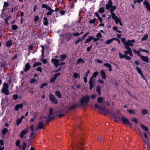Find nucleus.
<instances>
[{
	"label": "nucleus",
	"mask_w": 150,
	"mask_h": 150,
	"mask_svg": "<svg viewBox=\"0 0 150 150\" xmlns=\"http://www.w3.org/2000/svg\"><path fill=\"white\" fill-rule=\"evenodd\" d=\"M90 97L88 95L83 96L80 102L81 105H84L88 103Z\"/></svg>",
	"instance_id": "obj_1"
},
{
	"label": "nucleus",
	"mask_w": 150,
	"mask_h": 150,
	"mask_svg": "<svg viewBox=\"0 0 150 150\" xmlns=\"http://www.w3.org/2000/svg\"><path fill=\"white\" fill-rule=\"evenodd\" d=\"M135 42V40H128L125 43V47H130L129 46L132 47L134 45L133 43Z\"/></svg>",
	"instance_id": "obj_2"
},
{
	"label": "nucleus",
	"mask_w": 150,
	"mask_h": 150,
	"mask_svg": "<svg viewBox=\"0 0 150 150\" xmlns=\"http://www.w3.org/2000/svg\"><path fill=\"white\" fill-rule=\"evenodd\" d=\"M8 89V84L6 83H4L3 85V88L2 90V92L4 93L6 95H8L9 93Z\"/></svg>",
	"instance_id": "obj_3"
},
{
	"label": "nucleus",
	"mask_w": 150,
	"mask_h": 150,
	"mask_svg": "<svg viewBox=\"0 0 150 150\" xmlns=\"http://www.w3.org/2000/svg\"><path fill=\"white\" fill-rule=\"evenodd\" d=\"M121 119L122 122L125 124L130 126H132V125L129 122L128 119L126 117H121Z\"/></svg>",
	"instance_id": "obj_4"
},
{
	"label": "nucleus",
	"mask_w": 150,
	"mask_h": 150,
	"mask_svg": "<svg viewBox=\"0 0 150 150\" xmlns=\"http://www.w3.org/2000/svg\"><path fill=\"white\" fill-rule=\"evenodd\" d=\"M125 48L127 50V51H125L124 52L125 54V55H127L128 54H129V55L131 56H132L133 54L132 53V50L130 47H125Z\"/></svg>",
	"instance_id": "obj_5"
},
{
	"label": "nucleus",
	"mask_w": 150,
	"mask_h": 150,
	"mask_svg": "<svg viewBox=\"0 0 150 150\" xmlns=\"http://www.w3.org/2000/svg\"><path fill=\"white\" fill-rule=\"evenodd\" d=\"M19 148L21 150H28V149L27 147V144L25 142H23L22 146L20 145L19 146Z\"/></svg>",
	"instance_id": "obj_6"
},
{
	"label": "nucleus",
	"mask_w": 150,
	"mask_h": 150,
	"mask_svg": "<svg viewBox=\"0 0 150 150\" xmlns=\"http://www.w3.org/2000/svg\"><path fill=\"white\" fill-rule=\"evenodd\" d=\"M99 112L102 114L106 115L109 113L108 110L105 108H102L99 111Z\"/></svg>",
	"instance_id": "obj_7"
},
{
	"label": "nucleus",
	"mask_w": 150,
	"mask_h": 150,
	"mask_svg": "<svg viewBox=\"0 0 150 150\" xmlns=\"http://www.w3.org/2000/svg\"><path fill=\"white\" fill-rule=\"evenodd\" d=\"M49 97L50 99L52 100L54 103L57 104V100L52 94L50 93L49 94Z\"/></svg>",
	"instance_id": "obj_8"
},
{
	"label": "nucleus",
	"mask_w": 150,
	"mask_h": 150,
	"mask_svg": "<svg viewBox=\"0 0 150 150\" xmlns=\"http://www.w3.org/2000/svg\"><path fill=\"white\" fill-rule=\"evenodd\" d=\"M60 74V73H57L54 75V76L50 80L52 82H54L57 79V77L59 76Z\"/></svg>",
	"instance_id": "obj_9"
},
{
	"label": "nucleus",
	"mask_w": 150,
	"mask_h": 150,
	"mask_svg": "<svg viewBox=\"0 0 150 150\" xmlns=\"http://www.w3.org/2000/svg\"><path fill=\"white\" fill-rule=\"evenodd\" d=\"M52 62L54 63L55 67L57 68L59 62V60L56 59H52Z\"/></svg>",
	"instance_id": "obj_10"
},
{
	"label": "nucleus",
	"mask_w": 150,
	"mask_h": 150,
	"mask_svg": "<svg viewBox=\"0 0 150 150\" xmlns=\"http://www.w3.org/2000/svg\"><path fill=\"white\" fill-rule=\"evenodd\" d=\"M144 4L145 6L147 9L149 10L150 12V4L147 1H145L144 2Z\"/></svg>",
	"instance_id": "obj_11"
},
{
	"label": "nucleus",
	"mask_w": 150,
	"mask_h": 150,
	"mask_svg": "<svg viewBox=\"0 0 150 150\" xmlns=\"http://www.w3.org/2000/svg\"><path fill=\"white\" fill-rule=\"evenodd\" d=\"M112 6V3L111 0H109L108 3L106 5V8L107 9L109 8Z\"/></svg>",
	"instance_id": "obj_12"
},
{
	"label": "nucleus",
	"mask_w": 150,
	"mask_h": 150,
	"mask_svg": "<svg viewBox=\"0 0 150 150\" xmlns=\"http://www.w3.org/2000/svg\"><path fill=\"white\" fill-rule=\"evenodd\" d=\"M104 65L109 68L108 70L109 71H112L111 65L109 63H105Z\"/></svg>",
	"instance_id": "obj_13"
},
{
	"label": "nucleus",
	"mask_w": 150,
	"mask_h": 150,
	"mask_svg": "<svg viewBox=\"0 0 150 150\" xmlns=\"http://www.w3.org/2000/svg\"><path fill=\"white\" fill-rule=\"evenodd\" d=\"M141 59L144 62L148 63L149 62V58L146 56H140Z\"/></svg>",
	"instance_id": "obj_14"
},
{
	"label": "nucleus",
	"mask_w": 150,
	"mask_h": 150,
	"mask_svg": "<svg viewBox=\"0 0 150 150\" xmlns=\"http://www.w3.org/2000/svg\"><path fill=\"white\" fill-rule=\"evenodd\" d=\"M28 132L27 130H24L22 131L20 134V137L21 138H23L24 135L27 133Z\"/></svg>",
	"instance_id": "obj_15"
},
{
	"label": "nucleus",
	"mask_w": 150,
	"mask_h": 150,
	"mask_svg": "<svg viewBox=\"0 0 150 150\" xmlns=\"http://www.w3.org/2000/svg\"><path fill=\"white\" fill-rule=\"evenodd\" d=\"M23 107V104L21 103V104H17L16 105L15 108V110H16L17 111L19 110L20 108H22Z\"/></svg>",
	"instance_id": "obj_16"
},
{
	"label": "nucleus",
	"mask_w": 150,
	"mask_h": 150,
	"mask_svg": "<svg viewBox=\"0 0 150 150\" xmlns=\"http://www.w3.org/2000/svg\"><path fill=\"white\" fill-rule=\"evenodd\" d=\"M101 76L103 79H106V76L105 72L103 70H102L101 71Z\"/></svg>",
	"instance_id": "obj_17"
},
{
	"label": "nucleus",
	"mask_w": 150,
	"mask_h": 150,
	"mask_svg": "<svg viewBox=\"0 0 150 150\" xmlns=\"http://www.w3.org/2000/svg\"><path fill=\"white\" fill-rule=\"evenodd\" d=\"M98 73L97 71L94 72L93 74V76L91 78L90 80L93 81V79L94 77H96L98 75Z\"/></svg>",
	"instance_id": "obj_18"
},
{
	"label": "nucleus",
	"mask_w": 150,
	"mask_h": 150,
	"mask_svg": "<svg viewBox=\"0 0 150 150\" xmlns=\"http://www.w3.org/2000/svg\"><path fill=\"white\" fill-rule=\"evenodd\" d=\"M136 68L138 73L140 74L142 76H143V73L141 69L138 67H137Z\"/></svg>",
	"instance_id": "obj_19"
},
{
	"label": "nucleus",
	"mask_w": 150,
	"mask_h": 150,
	"mask_svg": "<svg viewBox=\"0 0 150 150\" xmlns=\"http://www.w3.org/2000/svg\"><path fill=\"white\" fill-rule=\"evenodd\" d=\"M30 68V65L28 63L26 64L25 65V71H28Z\"/></svg>",
	"instance_id": "obj_20"
},
{
	"label": "nucleus",
	"mask_w": 150,
	"mask_h": 150,
	"mask_svg": "<svg viewBox=\"0 0 150 150\" xmlns=\"http://www.w3.org/2000/svg\"><path fill=\"white\" fill-rule=\"evenodd\" d=\"M53 109L52 108H51L50 109L49 111V117L52 119V117H51V116H52L53 114Z\"/></svg>",
	"instance_id": "obj_21"
},
{
	"label": "nucleus",
	"mask_w": 150,
	"mask_h": 150,
	"mask_svg": "<svg viewBox=\"0 0 150 150\" xmlns=\"http://www.w3.org/2000/svg\"><path fill=\"white\" fill-rule=\"evenodd\" d=\"M104 100V99L102 97H100L98 98L97 99V102L98 103H103V100Z\"/></svg>",
	"instance_id": "obj_22"
},
{
	"label": "nucleus",
	"mask_w": 150,
	"mask_h": 150,
	"mask_svg": "<svg viewBox=\"0 0 150 150\" xmlns=\"http://www.w3.org/2000/svg\"><path fill=\"white\" fill-rule=\"evenodd\" d=\"M73 76L74 78L79 79L80 77V75L79 74L74 72L73 74Z\"/></svg>",
	"instance_id": "obj_23"
},
{
	"label": "nucleus",
	"mask_w": 150,
	"mask_h": 150,
	"mask_svg": "<svg viewBox=\"0 0 150 150\" xmlns=\"http://www.w3.org/2000/svg\"><path fill=\"white\" fill-rule=\"evenodd\" d=\"M82 62L83 63H85V61L84 60L81 58H79L77 60V62L76 63L77 65H78L80 63Z\"/></svg>",
	"instance_id": "obj_24"
},
{
	"label": "nucleus",
	"mask_w": 150,
	"mask_h": 150,
	"mask_svg": "<svg viewBox=\"0 0 150 150\" xmlns=\"http://www.w3.org/2000/svg\"><path fill=\"white\" fill-rule=\"evenodd\" d=\"M43 123L42 122H40L38 125V127L36 129H42L43 128Z\"/></svg>",
	"instance_id": "obj_25"
},
{
	"label": "nucleus",
	"mask_w": 150,
	"mask_h": 150,
	"mask_svg": "<svg viewBox=\"0 0 150 150\" xmlns=\"http://www.w3.org/2000/svg\"><path fill=\"white\" fill-rule=\"evenodd\" d=\"M142 128L145 131H147L148 130V128L145 125L141 124L140 125Z\"/></svg>",
	"instance_id": "obj_26"
},
{
	"label": "nucleus",
	"mask_w": 150,
	"mask_h": 150,
	"mask_svg": "<svg viewBox=\"0 0 150 150\" xmlns=\"http://www.w3.org/2000/svg\"><path fill=\"white\" fill-rule=\"evenodd\" d=\"M92 38H93V36H90L88 39H86L85 42V43H88L90 42L92 40Z\"/></svg>",
	"instance_id": "obj_27"
},
{
	"label": "nucleus",
	"mask_w": 150,
	"mask_h": 150,
	"mask_svg": "<svg viewBox=\"0 0 150 150\" xmlns=\"http://www.w3.org/2000/svg\"><path fill=\"white\" fill-rule=\"evenodd\" d=\"M12 44V42L11 40H9L6 43V46L7 47H9L11 46Z\"/></svg>",
	"instance_id": "obj_28"
},
{
	"label": "nucleus",
	"mask_w": 150,
	"mask_h": 150,
	"mask_svg": "<svg viewBox=\"0 0 150 150\" xmlns=\"http://www.w3.org/2000/svg\"><path fill=\"white\" fill-rule=\"evenodd\" d=\"M55 93L57 96L59 98H61L62 96L61 94V93L58 91H56Z\"/></svg>",
	"instance_id": "obj_29"
},
{
	"label": "nucleus",
	"mask_w": 150,
	"mask_h": 150,
	"mask_svg": "<svg viewBox=\"0 0 150 150\" xmlns=\"http://www.w3.org/2000/svg\"><path fill=\"white\" fill-rule=\"evenodd\" d=\"M43 20H44V22L43 23L44 25H47L48 24V22L47 21V18L46 17H44L43 18Z\"/></svg>",
	"instance_id": "obj_30"
},
{
	"label": "nucleus",
	"mask_w": 150,
	"mask_h": 150,
	"mask_svg": "<svg viewBox=\"0 0 150 150\" xmlns=\"http://www.w3.org/2000/svg\"><path fill=\"white\" fill-rule=\"evenodd\" d=\"M114 39H115V38H113L109 40H107L106 42L107 44L108 45L110 44L114 40Z\"/></svg>",
	"instance_id": "obj_31"
},
{
	"label": "nucleus",
	"mask_w": 150,
	"mask_h": 150,
	"mask_svg": "<svg viewBox=\"0 0 150 150\" xmlns=\"http://www.w3.org/2000/svg\"><path fill=\"white\" fill-rule=\"evenodd\" d=\"M111 14L112 17L114 20L116 19L117 18L114 13H111Z\"/></svg>",
	"instance_id": "obj_32"
},
{
	"label": "nucleus",
	"mask_w": 150,
	"mask_h": 150,
	"mask_svg": "<svg viewBox=\"0 0 150 150\" xmlns=\"http://www.w3.org/2000/svg\"><path fill=\"white\" fill-rule=\"evenodd\" d=\"M41 63L40 62H36L34 64L33 66V67H35L37 66L41 65Z\"/></svg>",
	"instance_id": "obj_33"
},
{
	"label": "nucleus",
	"mask_w": 150,
	"mask_h": 150,
	"mask_svg": "<svg viewBox=\"0 0 150 150\" xmlns=\"http://www.w3.org/2000/svg\"><path fill=\"white\" fill-rule=\"evenodd\" d=\"M93 81L90 80V81H89V85H90L89 89L91 90L92 89L93 87Z\"/></svg>",
	"instance_id": "obj_34"
},
{
	"label": "nucleus",
	"mask_w": 150,
	"mask_h": 150,
	"mask_svg": "<svg viewBox=\"0 0 150 150\" xmlns=\"http://www.w3.org/2000/svg\"><path fill=\"white\" fill-rule=\"evenodd\" d=\"M37 81V80L35 79L34 78L31 79L30 81V83H34Z\"/></svg>",
	"instance_id": "obj_35"
},
{
	"label": "nucleus",
	"mask_w": 150,
	"mask_h": 150,
	"mask_svg": "<svg viewBox=\"0 0 150 150\" xmlns=\"http://www.w3.org/2000/svg\"><path fill=\"white\" fill-rule=\"evenodd\" d=\"M84 39H83V38H82V37L81 38H79V39H78L75 42V44H77L80 42H81V41L83 40Z\"/></svg>",
	"instance_id": "obj_36"
},
{
	"label": "nucleus",
	"mask_w": 150,
	"mask_h": 150,
	"mask_svg": "<svg viewBox=\"0 0 150 150\" xmlns=\"http://www.w3.org/2000/svg\"><path fill=\"white\" fill-rule=\"evenodd\" d=\"M111 8L110 10V12L111 13H113V12L114 10H115L116 8V7L115 6H112L111 7Z\"/></svg>",
	"instance_id": "obj_37"
},
{
	"label": "nucleus",
	"mask_w": 150,
	"mask_h": 150,
	"mask_svg": "<svg viewBox=\"0 0 150 150\" xmlns=\"http://www.w3.org/2000/svg\"><path fill=\"white\" fill-rule=\"evenodd\" d=\"M133 52L137 54L138 55L140 56V57L141 55L140 54V52L139 50H136L135 49H133Z\"/></svg>",
	"instance_id": "obj_38"
},
{
	"label": "nucleus",
	"mask_w": 150,
	"mask_h": 150,
	"mask_svg": "<svg viewBox=\"0 0 150 150\" xmlns=\"http://www.w3.org/2000/svg\"><path fill=\"white\" fill-rule=\"evenodd\" d=\"M96 37L99 40L102 37L101 33H98L96 35Z\"/></svg>",
	"instance_id": "obj_39"
},
{
	"label": "nucleus",
	"mask_w": 150,
	"mask_h": 150,
	"mask_svg": "<svg viewBox=\"0 0 150 150\" xmlns=\"http://www.w3.org/2000/svg\"><path fill=\"white\" fill-rule=\"evenodd\" d=\"M67 55L64 54H62L61 56V61H63L66 57Z\"/></svg>",
	"instance_id": "obj_40"
},
{
	"label": "nucleus",
	"mask_w": 150,
	"mask_h": 150,
	"mask_svg": "<svg viewBox=\"0 0 150 150\" xmlns=\"http://www.w3.org/2000/svg\"><path fill=\"white\" fill-rule=\"evenodd\" d=\"M148 37V35L147 34H146L142 39V41L145 40L147 39Z\"/></svg>",
	"instance_id": "obj_41"
},
{
	"label": "nucleus",
	"mask_w": 150,
	"mask_h": 150,
	"mask_svg": "<svg viewBox=\"0 0 150 150\" xmlns=\"http://www.w3.org/2000/svg\"><path fill=\"white\" fill-rule=\"evenodd\" d=\"M96 19L94 18L93 19L90 20L89 21V23L91 24L94 23L96 22Z\"/></svg>",
	"instance_id": "obj_42"
},
{
	"label": "nucleus",
	"mask_w": 150,
	"mask_h": 150,
	"mask_svg": "<svg viewBox=\"0 0 150 150\" xmlns=\"http://www.w3.org/2000/svg\"><path fill=\"white\" fill-rule=\"evenodd\" d=\"M104 9L103 7L100 8L98 10L99 12L100 13H103L104 12Z\"/></svg>",
	"instance_id": "obj_43"
},
{
	"label": "nucleus",
	"mask_w": 150,
	"mask_h": 150,
	"mask_svg": "<svg viewBox=\"0 0 150 150\" xmlns=\"http://www.w3.org/2000/svg\"><path fill=\"white\" fill-rule=\"evenodd\" d=\"M8 131V129L6 128H4L2 130V133L4 135L6 134Z\"/></svg>",
	"instance_id": "obj_44"
},
{
	"label": "nucleus",
	"mask_w": 150,
	"mask_h": 150,
	"mask_svg": "<svg viewBox=\"0 0 150 150\" xmlns=\"http://www.w3.org/2000/svg\"><path fill=\"white\" fill-rule=\"evenodd\" d=\"M142 113L144 115H145L148 113V112L146 110L143 109L142 110Z\"/></svg>",
	"instance_id": "obj_45"
},
{
	"label": "nucleus",
	"mask_w": 150,
	"mask_h": 150,
	"mask_svg": "<svg viewBox=\"0 0 150 150\" xmlns=\"http://www.w3.org/2000/svg\"><path fill=\"white\" fill-rule=\"evenodd\" d=\"M22 120L20 118L17 119L16 121L17 125H18L22 122Z\"/></svg>",
	"instance_id": "obj_46"
},
{
	"label": "nucleus",
	"mask_w": 150,
	"mask_h": 150,
	"mask_svg": "<svg viewBox=\"0 0 150 150\" xmlns=\"http://www.w3.org/2000/svg\"><path fill=\"white\" fill-rule=\"evenodd\" d=\"M20 141L19 140H18L16 142V146L19 147V146L20 145Z\"/></svg>",
	"instance_id": "obj_47"
},
{
	"label": "nucleus",
	"mask_w": 150,
	"mask_h": 150,
	"mask_svg": "<svg viewBox=\"0 0 150 150\" xmlns=\"http://www.w3.org/2000/svg\"><path fill=\"white\" fill-rule=\"evenodd\" d=\"M71 35H67L66 39L67 40V41H68L71 39Z\"/></svg>",
	"instance_id": "obj_48"
},
{
	"label": "nucleus",
	"mask_w": 150,
	"mask_h": 150,
	"mask_svg": "<svg viewBox=\"0 0 150 150\" xmlns=\"http://www.w3.org/2000/svg\"><path fill=\"white\" fill-rule=\"evenodd\" d=\"M114 20L115 21V23L116 24H117L118 23H119L121 21L120 19L118 17Z\"/></svg>",
	"instance_id": "obj_49"
},
{
	"label": "nucleus",
	"mask_w": 150,
	"mask_h": 150,
	"mask_svg": "<svg viewBox=\"0 0 150 150\" xmlns=\"http://www.w3.org/2000/svg\"><path fill=\"white\" fill-rule=\"evenodd\" d=\"M100 88L99 86H98L96 88V91L98 92V93L99 94H100L101 93L100 92Z\"/></svg>",
	"instance_id": "obj_50"
},
{
	"label": "nucleus",
	"mask_w": 150,
	"mask_h": 150,
	"mask_svg": "<svg viewBox=\"0 0 150 150\" xmlns=\"http://www.w3.org/2000/svg\"><path fill=\"white\" fill-rule=\"evenodd\" d=\"M127 111H128L129 113L130 114H134L135 113L134 111L133 110H128Z\"/></svg>",
	"instance_id": "obj_51"
},
{
	"label": "nucleus",
	"mask_w": 150,
	"mask_h": 150,
	"mask_svg": "<svg viewBox=\"0 0 150 150\" xmlns=\"http://www.w3.org/2000/svg\"><path fill=\"white\" fill-rule=\"evenodd\" d=\"M95 107L98 109L99 111L102 108H101L97 104H96L95 105Z\"/></svg>",
	"instance_id": "obj_52"
},
{
	"label": "nucleus",
	"mask_w": 150,
	"mask_h": 150,
	"mask_svg": "<svg viewBox=\"0 0 150 150\" xmlns=\"http://www.w3.org/2000/svg\"><path fill=\"white\" fill-rule=\"evenodd\" d=\"M30 128L32 130V133H31V134H33L34 133V126L33 125H32L30 127Z\"/></svg>",
	"instance_id": "obj_53"
},
{
	"label": "nucleus",
	"mask_w": 150,
	"mask_h": 150,
	"mask_svg": "<svg viewBox=\"0 0 150 150\" xmlns=\"http://www.w3.org/2000/svg\"><path fill=\"white\" fill-rule=\"evenodd\" d=\"M12 28L13 30H15L18 28V26L15 25H13L12 26Z\"/></svg>",
	"instance_id": "obj_54"
},
{
	"label": "nucleus",
	"mask_w": 150,
	"mask_h": 150,
	"mask_svg": "<svg viewBox=\"0 0 150 150\" xmlns=\"http://www.w3.org/2000/svg\"><path fill=\"white\" fill-rule=\"evenodd\" d=\"M119 55L121 59L125 58V55H122V53H119Z\"/></svg>",
	"instance_id": "obj_55"
},
{
	"label": "nucleus",
	"mask_w": 150,
	"mask_h": 150,
	"mask_svg": "<svg viewBox=\"0 0 150 150\" xmlns=\"http://www.w3.org/2000/svg\"><path fill=\"white\" fill-rule=\"evenodd\" d=\"M47 84V83H45L42 84L41 86H40V88H43L44 86H46Z\"/></svg>",
	"instance_id": "obj_56"
},
{
	"label": "nucleus",
	"mask_w": 150,
	"mask_h": 150,
	"mask_svg": "<svg viewBox=\"0 0 150 150\" xmlns=\"http://www.w3.org/2000/svg\"><path fill=\"white\" fill-rule=\"evenodd\" d=\"M54 12V11H49L47 12V15H49L52 14V13Z\"/></svg>",
	"instance_id": "obj_57"
},
{
	"label": "nucleus",
	"mask_w": 150,
	"mask_h": 150,
	"mask_svg": "<svg viewBox=\"0 0 150 150\" xmlns=\"http://www.w3.org/2000/svg\"><path fill=\"white\" fill-rule=\"evenodd\" d=\"M38 19L39 17L38 16H35L34 18V21L35 22H37L38 21Z\"/></svg>",
	"instance_id": "obj_58"
},
{
	"label": "nucleus",
	"mask_w": 150,
	"mask_h": 150,
	"mask_svg": "<svg viewBox=\"0 0 150 150\" xmlns=\"http://www.w3.org/2000/svg\"><path fill=\"white\" fill-rule=\"evenodd\" d=\"M4 144V141L2 140H0V145L2 146H3Z\"/></svg>",
	"instance_id": "obj_59"
},
{
	"label": "nucleus",
	"mask_w": 150,
	"mask_h": 150,
	"mask_svg": "<svg viewBox=\"0 0 150 150\" xmlns=\"http://www.w3.org/2000/svg\"><path fill=\"white\" fill-rule=\"evenodd\" d=\"M11 18V16H8L5 19V22H6L8 21V20Z\"/></svg>",
	"instance_id": "obj_60"
},
{
	"label": "nucleus",
	"mask_w": 150,
	"mask_h": 150,
	"mask_svg": "<svg viewBox=\"0 0 150 150\" xmlns=\"http://www.w3.org/2000/svg\"><path fill=\"white\" fill-rule=\"evenodd\" d=\"M132 121L134 122L135 123H137V119L136 118H133L132 119Z\"/></svg>",
	"instance_id": "obj_61"
},
{
	"label": "nucleus",
	"mask_w": 150,
	"mask_h": 150,
	"mask_svg": "<svg viewBox=\"0 0 150 150\" xmlns=\"http://www.w3.org/2000/svg\"><path fill=\"white\" fill-rule=\"evenodd\" d=\"M37 70L41 72L42 71V68L40 67H38L37 69Z\"/></svg>",
	"instance_id": "obj_62"
},
{
	"label": "nucleus",
	"mask_w": 150,
	"mask_h": 150,
	"mask_svg": "<svg viewBox=\"0 0 150 150\" xmlns=\"http://www.w3.org/2000/svg\"><path fill=\"white\" fill-rule=\"evenodd\" d=\"M125 38H121V41H122V42L124 43V45H125V43L126 42L125 41Z\"/></svg>",
	"instance_id": "obj_63"
},
{
	"label": "nucleus",
	"mask_w": 150,
	"mask_h": 150,
	"mask_svg": "<svg viewBox=\"0 0 150 150\" xmlns=\"http://www.w3.org/2000/svg\"><path fill=\"white\" fill-rule=\"evenodd\" d=\"M13 97L14 99L16 100L18 98V96L16 94H15L13 95Z\"/></svg>",
	"instance_id": "obj_64"
}]
</instances>
